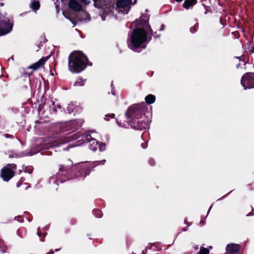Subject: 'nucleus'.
<instances>
[{
	"instance_id": "obj_1",
	"label": "nucleus",
	"mask_w": 254,
	"mask_h": 254,
	"mask_svg": "<svg viewBox=\"0 0 254 254\" xmlns=\"http://www.w3.org/2000/svg\"><path fill=\"white\" fill-rule=\"evenodd\" d=\"M92 63L82 52L74 51L70 53L68 58V70L73 73H79L84 70L87 66H91Z\"/></svg>"
},
{
	"instance_id": "obj_2",
	"label": "nucleus",
	"mask_w": 254,
	"mask_h": 254,
	"mask_svg": "<svg viewBox=\"0 0 254 254\" xmlns=\"http://www.w3.org/2000/svg\"><path fill=\"white\" fill-rule=\"evenodd\" d=\"M147 41L146 31L142 28H137L132 31L130 39L127 41V45L132 51L138 52V49L146 48V45L145 43Z\"/></svg>"
},
{
	"instance_id": "obj_3",
	"label": "nucleus",
	"mask_w": 254,
	"mask_h": 254,
	"mask_svg": "<svg viewBox=\"0 0 254 254\" xmlns=\"http://www.w3.org/2000/svg\"><path fill=\"white\" fill-rule=\"evenodd\" d=\"M69 164H62L60 165L59 171L54 176H52L50 179V182L54 183L60 182L62 183L67 180L72 179L73 166L72 162L69 161Z\"/></svg>"
},
{
	"instance_id": "obj_4",
	"label": "nucleus",
	"mask_w": 254,
	"mask_h": 254,
	"mask_svg": "<svg viewBox=\"0 0 254 254\" xmlns=\"http://www.w3.org/2000/svg\"><path fill=\"white\" fill-rule=\"evenodd\" d=\"M147 109V105L144 102L135 104L128 108L126 113V116L128 120L141 116H146L145 112Z\"/></svg>"
},
{
	"instance_id": "obj_5",
	"label": "nucleus",
	"mask_w": 254,
	"mask_h": 254,
	"mask_svg": "<svg viewBox=\"0 0 254 254\" xmlns=\"http://www.w3.org/2000/svg\"><path fill=\"white\" fill-rule=\"evenodd\" d=\"M94 167L93 163L89 162L83 163L74 166H73L72 177H73V179L79 177L84 178L90 174L91 170Z\"/></svg>"
},
{
	"instance_id": "obj_6",
	"label": "nucleus",
	"mask_w": 254,
	"mask_h": 254,
	"mask_svg": "<svg viewBox=\"0 0 254 254\" xmlns=\"http://www.w3.org/2000/svg\"><path fill=\"white\" fill-rule=\"evenodd\" d=\"M149 122V119L146 116L130 119L127 122L132 128L137 130H143L148 128Z\"/></svg>"
},
{
	"instance_id": "obj_7",
	"label": "nucleus",
	"mask_w": 254,
	"mask_h": 254,
	"mask_svg": "<svg viewBox=\"0 0 254 254\" xmlns=\"http://www.w3.org/2000/svg\"><path fill=\"white\" fill-rule=\"evenodd\" d=\"M69 137L73 140H77L76 146L90 142L92 140V136L90 134L83 133L81 132H77Z\"/></svg>"
},
{
	"instance_id": "obj_8",
	"label": "nucleus",
	"mask_w": 254,
	"mask_h": 254,
	"mask_svg": "<svg viewBox=\"0 0 254 254\" xmlns=\"http://www.w3.org/2000/svg\"><path fill=\"white\" fill-rule=\"evenodd\" d=\"M241 85L245 88H254V75L251 72H247L244 74L241 80Z\"/></svg>"
},
{
	"instance_id": "obj_9",
	"label": "nucleus",
	"mask_w": 254,
	"mask_h": 254,
	"mask_svg": "<svg viewBox=\"0 0 254 254\" xmlns=\"http://www.w3.org/2000/svg\"><path fill=\"white\" fill-rule=\"evenodd\" d=\"M15 175V172L7 166L3 167L0 171V177L5 182L9 181Z\"/></svg>"
},
{
	"instance_id": "obj_10",
	"label": "nucleus",
	"mask_w": 254,
	"mask_h": 254,
	"mask_svg": "<svg viewBox=\"0 0 254 254\" xmlns=\"http://www.w3.org/2000/svg\"><path fill=\"white\" fill-rule=\"evenodd\" d=\"M49 57L50 56L42 58L37 62L30 65L29 68L35 70L43 67L45 62L49 59Z\"/></svg>"
},
{
	"instance_id": "obj_11",
	"label": "nucleus",
	"mask_w": 254,
	"mask_h": 254,
	"mask_svg": "<svg viewBox=\"0 0 254 254\" xmlns=\"http://www.w3.org/2000/svg\"><path fill=\"white\" fill-rule=\"evenodd\" d=\"M68 6L73 11H80L82 9V5L76 0H69Z\"/></svg>"
},
{
	"instance_id": "obj_12",
	"label": "nucleus",
	"mask_w": 254,
	"mask_h": 254,
	"mask_svg": "<svg viewBox=\"0 0 254 254\" xmlns=\"http://www.w3.org/2000/svg\"><path fill=\"white\" fill-rule=\"evenodd\" d=\"M240 250V246L237 244H229L226 247V251L229 254H237Z\"/></svg>"
},
{
	"instance_id": "obj_13",
	"label": "nucleus",
	"mask_w": 254,
	"mask_h": 254,
	"mask_svg": "<svg viewBox=\"0 0 254 254\" xmlns=\"http://www.w3.org/2000/svg\"><path fill=\"white\" fill-rule=\"evenodd\" d=\"M131 3V0H118L116 6L118 8H124L129 6Z\"/></svg>"
},
{
	"instance_id": "obj_14",
	"label": "nucleus",
	"mask_w": 254,
	"mask_h": 254,
	"mask_svg": "<svg viewBox=\"0 0 254 254\" xmlns=\"http://www.w3.org/2000/svg\"><path fill=\"white\" fill-rule=\"evenodd\" d=\"M143 16L144 17L145 19H141L139 20H138V19L135 20V22L137 25H138L139 26H144L146 24H147L149 16L148 15V14H143Z\"/></svg>"
},
{
	"instance_id": "obj_15",
	"label": "nucleus",
	"mask_w": 254,
	"mask_h": 254,
	"mask_svg": "<svg viewBox=\"0 0 254 254\" xmlns=\"http://www.w3.org/2000/svg\"><path fill=\"white\" fill-rule=\"evenodd\" d=\"M0 26H2L4 31L6 32L8 31V33L12 30V26L10 23L3 20L0 21Z\"/></svg>"
},
{
	"instance_id": "obj_16",
	"label": "nucleus",
	"mask_w": 254,
	"mask_h": 254,
	"mask_svg": "<svg viewBox=\"0 0 254 254\" xmlns=\"http://www.w3.org/2000/svg\"><path fill=\"white\" fill-rule=\"evenodd\" d=\"M50 108H51V112L52 114H55L58 112V109L60 110L61 112H62V107L60 104L55 105L54 102L52 101V106H50Z\"/></svg>"
},
{
	"instance_id": "obj_17",
	"label": "nucleus",
	"mask_w": 254,
	"mask_h": 254,
	"mask_svg": "<svg viewBox=\"0 0 254 254\" xmlns=\"http://www.w3.org/2000/svg\"><path fill=\"white\" fill-rule=\"evenodd\" d=\"M196 3V0H185L183 4V6L186 9H188L190 6L195 5Z\"/></svg>"
},
{
	"instance_id": "obj_18",
	"label": "nucleus",
	"mask_w": 254,
	"mask_h": 254,
	"mask_svg": "<svg viewBox=\"0 0 254 254\" xmlns=\"http://www.w3.org/2000/svg\"><path fill=\"white\" fill-rule=\"evenodd\" d=\"M156 100V97L155 95L152 94H148L145 98V103L148 105L153 104L155 102Z\"/></svg>"
},
{
	"instance_id": "obj_19",
	"label": "nucleus",
	"mask_w": 254,
	"mask_h": 254,
	"mask_svg": "<svg viewBox=\"0 0 254 254\" xmlns=\"http://www.w3.org/2000/svg\"><path fill=\"white\" fill-rule=\"evenodd\" d=\"M78 107H75V105L73 103H70L68 104V106L66 108V111L68 114L73 113V115H75V110L77 111V109Z\"/></svg>"
},
{
	"instance_id": "obj_20",
	"label": "nucleus",
	"mask_w": 254,
	"mask_h": 254,
	"mask_svg": "<svg viewBox=\"0 0 254 254\" xmlns=\"http://www.w3.org/2000/svg\"><path fill=\"white\" fill-rule=\"evenodd\" d=\"M86 79H84L81 77H79L73 84L74 86H82L84 85Z\"/></svg>"
},
{
	"instance_id": "obj_21",
	"label": "nucleus",
	"mask_w": 254,
	"mask_h": 254,
	"mask_svg": "<svg viewBox=\"0 0 254 254\" xmlns=\"http://www.w3.org/2000/svg\"><path fill=\"white\" fill-rule=\"evenodd\" d=\"M30 6L34 10H37L40 8V3L39 1H31Z\"/></svg>"
},
{
	"instance_id": "obj_22",
	"label": "nucleus",
	"mask_w": 254,
	"mask_h": 254,
	"mask_svg": "<svg viewBox=\"0 0 254 254\" xmlns=\"http://www.w3.org/2000/svg\"><path fill=\"white\" fill-rule=\"evenodd\" d=\"M91 141H92V143L89 145L90 149L93 151H96L98 145V142L96 139H93L92 138Z\"/></svg>"
},
{
	"instance_id": "obj_23",
	"label": "nucleus",
	"mask_w": 254,
	"mask_h": 254,
	"mask_svg": "<svg viewBox=\"0 0 254 254\" xmlns=\"http://www.w3.org/2000/svg\"><path fill=\"white\" fill-rule=\"evenodd\" d=\"M93 213L94 214V215L97 218H101L103 216L102 211L98 208L93 209Z\"/></svg>"
},
{
	"instance_id": "obj_24",
	"label": "nucleus",
	"mask_w": 254,
	"mask_h": 254,
	"mask_svg": "<svg viewBox=\"0 0 254 254\" xmlns=\"http://www.w3.org/2000/svg\"><path fill=\"white\" fill-rule=\"evenodd\" d=\"M209 250L206 248L201 247L199 251L198 252V254H209Z\"/></svg>"
},
{
	"instance_id": "obj_25",
	"label": "nucleus",
	"mask_w": 254,
	"mask_h": 254,
	"mask_svg": "<svg viewBox=\"0 0 254 254\" xmlns=\"http://www.w3.org/2000/svg\"><path fill=\"white\" fill-rule=\"evenodd\" d=\"M198 28V23H196L192 27H191L190 29V31L191 33H194L196 32Z\"/></svg>"
},
{
	"instance_id": "obj_26",
	"label": "nucleus",
	"mask_w": 254,
	"mask_h": 254,
	"mask_svg": "<svg viewBox=\"0 0 254 254\" xmlns=\"http://www.w3.org/2000/svg\"><path fill=\"white\" fill-rule=\"evenodd\" d=\"M45 103H41L39 105L38 108V111L39 114L42 113L43 114L44 113V111H43L44 107L45 106Z\"/></svg>"
},
{
	"instance_id": "obj_27",
	"label": "nucleus",
	"mask_w": 254,
	"mask_h": 254,
	"mask_svg": "<svg viewBox=\"0 0 254 254\" xmlns=\"http://www.w3.org/2000/svg\"><path fill=\"white\" fill-rule=\"evenodd\" d=\"M99 149L100 151H103L106 150V144L104 143H100L98 144Z\"/></svg>"
},
{
	"instance_id": "obj_28",
	"label": "nucleus",
	"mask_w": 254,
	"mask_h": 254,
	"mask_svg": "<svg viewBox=\"0 0 254 254\" xmlns=\"http://www.w3.org/2000/svg\"><path fill=\"white\" fill-rule=\"evenodd\" d=\"M33 168L32 166L26 167L25 169V172L28 173V174H31L33 172Z\"/></svg>"
},
{
	"instance_id": "obj_29",
	"label": "nucleus",
	"mask_w": 254,
	"mask_h": 254,
	"mask_svg": "<svg viewBox=\"0 0 254 254\" xmlns=\"http://www.w3.org/2000/svg\"><path fill=\"white\" fill-rule=\"evenodd\" d=\"M6 246L3 244L0 245V251L2 253H4L6 252Z\"/></svg>"
},
{
	"instance_id": "obj_30",
	"label": "nucleus",
	"mask_w": 254,
	"mask_h": 254,
	"mask_svg": "<svg viewBox=\"0 0 254 254\" xmlns=\"http://www.w3.org/2000/svg\"><path fill=\"white\" fill-rule=\"evenodd\" d=\"M115 115L113 113L107 114L105 116V120H106L107 121H109V117H110L112 119H114L115 118Z\"/></svg>"
},
{
	"instance_id": "obj_31",
	"label": "nucleus",
	"mask_w": 254,
	"mask_h": 254,
	"mask_svg": "<svg viewBox=\"0 0 254 254\" xmlns=\"http://www.w3.org/2000/svg\"><path fill=\"white\" fill-rule=\"evenodd\" d=\"M7 167L10 168V169H16V165L15 164H7L6 165Z\"/></svg>"
},
{
	"instance_id": "obj_32",
	"label": "nucleus",
	"mask_w": 254,
	"mask_h": 254,
	"mask_svg": "<svg viewBox=\"0 0 254 254\" xmlns=\"http://www.w3.org/2000/svg\"><path fill=\"white\" fill-rule=\"evenodd\" d=\"M149 164L151 166H154L155 165V161L153 158H150L148 160Z\"/></svg>"
},
{
	"instance_id": "obj_33",
	"label": "nucleus",
	"mask_w": 254,
	"mask_h": 254,
	"mask_svg": "<svg viewBox=\"0 0 254 254\" xmlns=\"http://www.w3.org/2000/svg\"><path fill=\"white\" fill-rule=\"evenodd\" d=\"M152 35H153V36H154V37L155 38H158L160 36V35H158L157 34L156 32H155L154 34L153 33ZM151 39H152V35L150 36H149V37H148V41H150L151 40Z\"/></svg>"
},
{
	"instance_id": "obj_34",
	"label": "nucleus",
	"mask_w": 254,
	"mask_h": 254,
	"mask_svg": "<svg viewBox=\"0 0 254 254\" xmlns=\"http://www.w3.org/2000/svg\"><path fill=\"white\" fill-rule=\"evenodd\" d=\"M8 33V31H7L6 32L4 31V30L2 29V26H0V36L2 35H5Z\"/></svg>"
},
{
	"instance_id": "obj_35",
	"label": "nucleus",
	"mask_w": 254,
	"mask_h": 254,
	"mask_svg": "<svg viewBox=\"0 0 254 254\" xmlns=\"http://www.w3.org/2000/svg\"><path fill=\"white\" fill-rule=\"evenodd\" d=\"M46 234H47V233H46L45 234H44L43 237V238H42V232H40V231H38V232H37V235H38V236L40 237V240H41V241H43V239H44V238L45 237V236H46Z\"/></svg>"
},
{
	"instance_id": "obj_36",
	"label": "nucleus",
	"mask_w": 254,
	"mask_h": 254,
	"mask_svg": "<svg viewBox=\"0 0 254 254\" xmlns=\"http://www.w3.org/2000/svg\"><path fill=\"white\" fill-rule=\"evenodd\" d=\"M19 157V156L17 153H14L12 154H10V155H9V156H8V157L10 158H14V157L18 158Z\"/></svg>"
},
{
	"instance_id": "obj_37",
	"label": "nucleus",
	"mask_w": 254,
	"mask_h": 254,
	"mask_svg": "<svg viewBox=\"0 0 254 254\" xmlns=\"http://www.w3.org/2000/svg\"><path fill=\"white\" fill-rule=\"evenodd\" d=\"M146 25L147 26V29H148V31L150 33H151V35H153V30L150 26V25L148 24V23H147V24H146Z\"/></svg>"
},
{
	"instance_id": "obj_38",
	"label": "nucleus",
	"mask_w": 254,
	"mask_h": 254,
	"mask_svg": "<svg viewBox=\"0 0 254 254\" xmlns=\"http://www.w3.org/2000/svg\"><path fill=\"white\" fill-rule=\"evenodd\" d=\"M80 2H81L83 3H84L86 5H87L89 4L90 2V1H88L87 0H79Z\"/></svg>"
},
{
	"instance_id": "obj_39",
	"label": "nucleus",
	"mask_w": 254,
	"mask_h": 254,
	"mask_svg": "<svg viewBox=\"0 0 254 254\" xmlns=\"http://www.w3.org/2000/svg\"><path fill=\"white\" fill-rule=\"evenodd\" d=\"M23 181V178H21L19 180V181L17 182V183L16 186H17V187H19L20 186V185H21V184H22V183Z\"/></svg>"
},
{
	"instance_id": "obj_40",
	"label": "nucleus",
	"mask_w": 254,
	"mask_h": 254,
	"mask_svg": "<svg viewBox=\"0 0 254 254\" xmlns=\"http://www.w3.org/2000/svg\"><path fill=\"white\" fill-rule=\"evenodd\" d=\"M250 52L252 53H254V46L251 48V49L250 50Z\"/></svg>"
},
{
	"instance_id": "obj_41",
	"label": "nucleus",
	"mask_w": 254,
	"mask_h": 254,
	"mask_svg": "<svg viewBox=\"0 0 254 254\" xmlns=\"http://www.w3.org/2000/svg\"><path fill=\"white\" fill-rule=\"evenodd\" d=\"M5 136L6 138H9V137H13V136H12V135H10V134H6L5 135Z\"/></svg>"
},
{
	"instance_id": "obj_42",
	"label": "nucleus",
	"mask_w": 254,
	"mask_h": 254,
	"mask_svg": "<svg viewBox=\"0 0 254 254\" xmlns=\"http://www.w3.org/2000/svg\"><path fill=\"white\" fill-rule=\"evenodd\" d=\"M147 249H145L144 250L142 251V254H146V253H147Z\"/></svg>"
},
{
	"instance_id": "obj_43",
	"label": "nucleus",
	"mask_w": 254,
	"mask_h": 254,
	"mask_svg": "<svg viewBox=\"0 0 254 254\" xmlns=\"http://www.w3.org/2000/svg\"><path fill=\"white\" fill-rule=\"evenodd\" d=\"M164 25L162 24L161 25L160 28V31H162L164 29Z\"/></svg>"
},
{
	"instance_id": "obj_44",
	"label": "nucleus",
	"mask_w": 254,
	"mask_h": 254,
	"mask_svg": "<svg viewBox=\"0 0 254 254\" xmlns=\"http://www.w3.org/2000/svg\"><path fill=\"white\" fill-rule=\"evenodd\" d=\"M100 162H101V164L104 165L105 162H106V160H102V161H101Z\"/></svg>"
},
{
	"instance_id": "obj_45",
	"label": "nucleus",
	"mask_w": 254,
	"mask_h": 254,
	"mask_svg": "<svg viewBox=\"0 0 254 254\" xmlns=\"http://www.w3.org/2000/svg\"><path fill=\"white\" fill-rule=\"evenodd\" d=\"M54 254V252L53 251H51V252L47 253V254Z\"/></svg>"
},
{
	"instance_id": "obj_46",
	"label": "nucleus",
	"mask_w": 254,
	"mask_h": 254,
	"mask_svg": "<svg viewBox=\"0 0 254 254\" xmlns=\"http://www.w3.org/2000/svg\"><path fill=\"white\" fill-rule=\"evenodd\" d=\"M3 243V241L0 239V245L2 244Z\"/></svg>"
},
{
	"instance_id": "obj_47",
	"label": "nucleus",
	"mask_w": 254,
	"mask_h": 254,
	"mask_svg": "<svg viewBox=\"0 0 254 254\" xmlns=\"http://www.w3.org/2000/svg\"><path fill=\"white\" fill-rule=\"evenodd\" d=\"M175 0L177 2H180L182 1L183 0Z\"/></svg>"
},
{
	"instance_id": "obj_48",
	"label": "nucleus",
	"mask_w": 254,
	"mask_h": 254,
	"mask_svg": "<svg viewBox=\"0 0 254 254\" xmlns=\"http://www.w3.org/2000/svg\"><path fill=\"white\" fill-rule=\"evenodd\" d=\"M93 0V1L95 2V3H94V5H95V6H96L95 3H96V2H97V0Z\"/></svg>"
},
{
	"instance_id": "obj_49",
	"label": "nucleus",
	"mask_w": 254,
	"mask_h": 254,
	"mask_svg": "<svg viewBox=\"0 0 254 254\" xmlns=\"http://www.w3.org/2000/svg\"><path fill=\"white\" fill-rule=\"evenodd\" d=\"M236 58L240 60H241V57H236Z\"/></svg>"
},
{
	"instance_id": "obj_50",
	"label": "nucleus",
	"mask_w": 254,
	"mask_h": 254,
	"mask_svg": "<svg viewBox=\"0 0 254 254\" xmlns=\"http://www.w3.org/2000/svg\"><path fill=\"white\" fill-rule=\"evenodd\" d=\"M187 228H188V227L184 228V229H183V231H187Z\"/></svg>"
},
{
	"instance_id": "obj_51",
	"label": "nucleus",
	"mask_w": 254,
	"mask_h": 254,
	"mask_svg": "<svg viewBox=\"0 0 254 254\" xmlns=\"http://www.w3.org/2000/svg\"><path fill=\"white\" fill-rule=\"evenodd\" d=\"M252 211L251 212L249 213V214H248L247 215V216H250V215H251V213H252Z\"/></svg>"
},
{
	"instance_id": "obj_52",
	"label": "nucleus",
	"mask_w": 254,
	"mask_h": 254,
	"mask_svg": "<svg viewBox=\"0 0 254 254\" xmlns=\"http://www.w3.org/2000/svg\"><path fill=\"white\" fill-rule=\"evenodd\" d=\"M211 208H212L211 207H209V210H208V212H209V211H210V209H211Z\"/></svg>"
},
{
	"instance_id": "obj_53",
	"label": "nucleus",
	"mask_w": 254,
	"mask_h": 254,
	"mask_svg": "<svg viewBox=\"0 0 254 254\" xmlns=\"http://www.w3.org/2000/svg\"><path fill=\"white\" fill-rule=\"evenodd\" d=\"M185 223L186 224H188V222H187L186 220H185Z\"/></svg>"
},
{
	"instance_id": "obj_54",
	"label": "nucleus",
	"mask_w": 254,
	"mask_h": 254,
	"mask_svg": "<svg viewBox=\"0 0 254 254\" xmlns=\"http://www.w3.org/2000/svg\"><path fill=\"white\" fill-rule=\"evenodd\" d=\"M222 198V197L221 198L218 199L217 200V201H219V200H221Z\"/></svg>"
},
{
	"instance_id": "obj_55",
	"label": "nucleus",
	"mask_w": 254,
	"mask_h": 254,
	"mask_svg": "<svg viewBox=\"0 0 254 254\" xmlns=\"http://www.w3.org/2000/svg\"><path fill=\"white\" fill-rule=\"evenodd\" d=\"M200 222L202 223H203V221L202 220H201Z\"/></svg>"
},
{
	"instance_id": "obj_56",
	"label": "nucleus",
	"mask_w": 254,
	"mask_h": 254,
	"mask_svg": "<svg viewBox=\"0 0 254 254\" xmlns=\"http://www.w3.org/2000/svg\"><path fill=\"white\" fill-rule=\"evenodd\" d=\"M251 208H253V207H252ZM253 210H254L253 209H252V211H253Z\"/></svg>"
},
{
	"instance_id": "obj_57",
	"label": "nucleus",
	"mask_w": 254,
	"mask_h": 254,
	"mask_svg": "<svg viewBox=\"0 0 254 254\" xmlns=\"http://www.w3.org/2000/svg\"><path fill=\"white\" fill-rule=\"evenodd\" d=\"M59 251V250H58V249H56V251Z\"/></svg>"
}]
</instances>
